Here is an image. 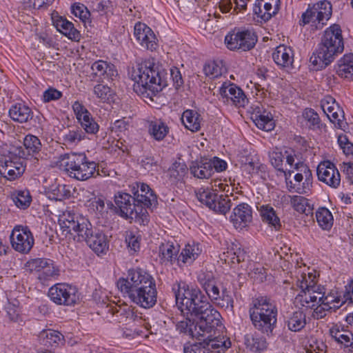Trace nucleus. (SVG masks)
Listing matches in <instances>:
<instances>
[{
  "label": "nucleus",
  "mask_w": 353,
  "mask_h": 353,
  "mask_svg": "<svg viewBox=\"0 0 353 353\" xmlns=\"http://www.w3.org/2000/svg\"><path fill=\"white\" fill-rule=\"evenodd\" d=\"M316 274L312 272L302 274L298 278L296 285L303 294H299L296 299H299L302 306L312 308L321 303L319 298L324 287L316 285Z\"/></svg>",
  "instance_id": "obj_11"
},
{
  "label": "nucleus",
  "mask_w": 353,
  "mask_h": 353,
  "mask_svg": "<svg viewBox=\"0 0 353 353\" xmlns=\"http://www.w3.org/2000/svg\"><path fill=\"white\" fill-rule=\"evenodd\" d=\"M257 42L256 34L251 30H234L225 37V43L230 50L248 51L254 48Z\"/></svg>",
  "instance_id": "obj_13"
},
{
  "label": "nucleus",
  "mask_w": 353,
  "mask_h": 353,
  "mask_svg": "<svg viewBox=\"0 0 353 353\" xmlns=\"http://www.w3.org/2000/svg\"><path fill=\"white\" fill-rule=\"evenodd\" d=\"M201 252L202 249L199 243L193 242L192 244L185 245L177 258V264L179 266L191 265L201 254Z\"/></svg>",
  "instance_id": "obj_29"
},
{
  "label": "nucleus",
  "mask_w": 353,
  "mask_h": 353,
  "mask_svg": "<svg viewBox=\"0 0 353 353\" xmlns=\"http://www.w3.org/2000/svg\"><path fill=\"white\" fill-rule=\"evenodd\" d=\"M251 119L258 128L264 131H271L274 128V121L270 112L263 107L256 105L251 114Z\"/></svg>",
  "instance_id": "obj_27"
},
{
  "label": "nucleus",
  "mask_w": 353,
  "mask_h": 353,
  "mask_svg": "<svg viewBox=\"0 0 353 353\" xmlns=\"http://www.w3.org/2000/svg\"><path fill=\"white\" fill-rule=\"evenodd\" d=\"M117 287L133 303L141 307L151 308L157 303L156 281L151 274L143 269L129 270L126 278L118 280Z\"/></svg>",
  "instance_id": "obj_1"
},
{
  "label": "nucleus",
  "mask_w": 353,
  "mask_h": 353,
  "mask_svg": "<svg viewBox=\"0 0 353 353\" xmlns=\"http://www.w3.org/2000/svg\"><path fill=\"white\" fill-rule=\"evenodd\" d=\"M321 106L330 121L334 123L336 127L345 130L347 123L344 121L343 111L339 110V107L336 103L335 99L333 97L330 96L325 97L321 100Z\"/></svg>",
  "instance_id": "obj_21"
},
{
  "label": "nucleus",
  "mask_w": 353,
  "mask_h": 353,
  "mask_svg": "<svg viewBox=\"0 0 353 353\" xmlns=\"http://www.w3.org/2000/svg\"><path fill=\"white\" fill-rule=\"evenodd\" d=\"M129 75L134 81V90L138 94L151 99L168 85L166 70L153 59L137 63L129 72Z\"/></svg>",
  "instance_id": "obj_3"
},
{
  "label": "nucleus",
  "mask_w": 353,
  "mask_h": 353,
  "mask_svg": "<svg viewBox=\"0 0 353 353\" xmlns=\"http://www.w3.org/2000/svg\"><path fill=\"white\" fill-rule=\"evenodd\" d=\"M196 321L189 318L183 319L176 324L177 331H223L225 329L222 323L221 314L210 305L206 311L201 313Z\"/></svg>",
  "instance_id": "obj_9"
},
{
  "label": "nucleus",
  "mask_w": 353,
  "mask_h": 353,
  "mask_svg": "<svg viewBox=\"0 0 353 353\" xmlns=\"http://www.w3.org/2000/svg\"><path fill=\"white\" fill-rule=\"evenodd\" d=\"M179 246L173 243H162L159 247V257L161 263L173 264L177 262Z\"/></svg>",
  "instance_id": "obj_36"
},
{
  "label": "nucleus",
  "mask_w": 353,
  "mask_h": 353,
  "mask_svg": "<svg viewBox=\"0 0 353 353\" xmlns=\"http://www.w3.org/2000/svg\"><path fill=\"white\" fill-rule=\"evenodd\" d=\"M115 212L125 219L134 220L141 225H146L148 221V212L138 206L134 196L119 192L114 196Z\"/></svg>",
  "instance_id": "obj_10"
},
{
  "label": "nucleus",
  "mask_w": 353,
  "mask_h": 353,
  "mask_svg": "<svg viewBox=\"0 0 353 353\" xmlns=\"http://www.w3.org/2000/svg\"><path fill=\"white\" fill-rule=\"evenodd\" d=\"M70 196L71 190L69 185L58 184L57 185H52L50 188L49 197L52 199L63 201L69 199Z\"/></svg>",
  "instance_id": "obj_45"
},
{
  "label": "nucleus",
  "mask_w": 353,
  "mask_h": 353,
  "mask_svg": "<svg viewBox=\"0 0 353 353\" xmlns=\"http://www.w3.org/2000/svg\"><path fill=\"white\" fill-rule=\"evenodd\" d=\"M219 94L225 103L236 107H244L248 99L243 90L234 83L224 82L219 88Z\"/></svg>",
  "instance_id": "obj_18"
},
{
  "label": "nucleus",
  "mask_w": 353,
  "mask_h": 353,
  "mask_svg": "<svg viewBox=\"0 0 353 353\" xmlns=\"http://www.w3.org/2000/svg\"><path fill=\"white\" fill-rule=\"evenodd\" d=\"M12 199L16 206L20 209L28 208L32 201V197L28 190H17L12 194Z\"/></svg>",
  "instance_id": "obj_43"
},
{
  "label": "nucleus",
  "mask_w": 353,
  "mask_h": 353,
  "mask_svg": "<svg viewBox=\"0 0 353 353\" xmlns=\"http://www.w3.org/2000/svg\"><path fill=\"white\" fill-rule=\"evenodd\" d=\"M344 50L341 27L334 24L327 28L321 42L313 52L310 62L314 70H321L329 65Z\"/></svg>",
  "instance_id": "obj_4"
},
{
  "label": "nucleus",
  "mask_w": 353,
  "mask_h": 353,
  "mask_svg": "<svg viewBox=\"0 0 353 353\" xmlns=\"http://www.w3.org/2000/svg\"><path fill=\"white\" fill-rule=\"evenodd\" d=\"M172 290L182 312L186 310L187 313L199 316L212 305L199 288L189 286L184 282L174 283Z\"/></svg>",
  "instance_id": "obj_5"
},
{
  "label": "nucleus",
  "mask_w": 353,
  "mask_h": 353,
  "mask_svg": "<svg viewBox=\"0 0 353 353\" xmlns=\"http://www.w3.org/2000/svg\"><path fill=\"white\" fill-rule=\"evenodd\" d=\"M48 259L37 258L27 262V267L31 272H36L39 274L43 268L46 265Z\"/></svg>",
  "instance_id": "obj_60"
},
{
  "label": "nucleus",
  "mask_w": 353,
  "mask_h": 353,
  "mask_svg": "<svg viewBox=\"0 0 353 353\" xmlns=\"http://www.w3.org/2000/svg\"><path fill=\"white\" fill-rule=\"evenodd\" d=\"M61 165L68 175L79 181H86L99 175L97 163L90 161L84 153L65 154L61 157Z\"/></svg>",
  "instance_id": "obj_7"
},
{
  "label": "nucleus",
  "mask_w": 353,
  "mask_h": 353,
  "mask_svg": "<svg viewBox=\"0 0 353 353\" xmlns=\"http://www.w3.org/2000/svg\"><path fill=\"white\" fill-rule=\"evenodd\" d=\"M39 139L32 134H28L23 139V145L12 146L10 154L16 157L26 159L29 156L38 154L41 149Z\"/></svg>",
  "instance_id": "obj_19"
},
{
  "label": "nucleus",
  "mask_w": 353,
  "mask_h": 353,
  "mask_svg": "<svg viewBox=\"0 0 353 353\" xmlns=\"http://www.w3.org/2000/svg\"><path fill=\"white\" fill-rule=\"evenodd\" d=\"M85 137V132L81 129L70 130L64 135V141L69 143H77Z\"/></svg>",
  "instance_id": "obj_59"
},
{
  "label": "nucleus",
  "mask_w": 353,
  "mask_h": 353,
  "mask_svg": "<svg viewBox=\"0 0 353 353\" xmlns=\"http://www.w3.org/2000/svg\"><path fill=\"white\" fill-rule=\"evenodd\" d=\"M181 121L185 127L192 132H197L201 128V115L192 110L183 112Z\"/></svg>",
  "instance_id": "obj_37"
},
{
  "label": "nucleus",
  "mask_w": 353,
  "mask_h": 353,
  "mask_svg": "<svg viewBox=\"0 0 353 353\" xmlns=\"http://www.w3.org/2000/svg\"><path fill=\"white\" fill-rule=\"evenodd\" d=\"M92 73L90 74L91 80H94L96 77L99 79H108L113 81L118 76V72L114 64L108 63L103 60L94 61L91 65Z\"/></svg>",
  "instance_id": "obj_24"
},
{
  "label": "nucleus",
  "mask_w": 353,
  "mask_h": 353,
  "mask_svg": "<svg viewBox=\"0 0 353 353\" xmlns=\"http://www.w3.org/2000/svg\"><path fill=\"white\" fill-rule=\"evenodd\" d=\"M204 290L208 295V299H210L212 303L217 307L224 308L225 310L233 312L234 299L230 292L225 288H223L221 290L222 298H219V296L221 290L216 285V283L210 284Z\"/></svg>",
  "instance_id": "obj_20"
},
{
  "label": "nucleus",
  "mask_w": 353,
  "mask_h": 353,
  "mask_svg": "<svg viewBox=\"0 0 353 353\" xmlns=\"http://www.w3.org/2000/svg\"><path fill=\"white\" fill-rule=\"evenodd\" d=\"M319 181L327 185L336 188L341 183V175L335 165L330 161L320 163L316 169Z\"/></svg>",
  "instance_id": "obj_22"
},
{
  "label": "nucleus",
  "mask_w": 353,
  "mask_h": 353,
  "mask_svg": "<svg viewBox=\"0 0 353 353\" xmlns=\"http://www.w3.org/2000/svg\"><path fill=\"white\" fill-rule=\"evenodd\" d=\"M187 172V167L185 163L175 162L168 170V174L171 179L179 181L183 179Z\"/></svg>",
  "instance_id": "obj_53"
},
{
  "label": "nucleus",
  "mask_w": 353,
  "mask_h": 353,
  "mask_svg": "<svg viewBox=\"0 0 353 353\" xmlns=\"http://www.w3.org/2000/svg\"><path fill=\"white\" fill-rule=\"evenodd\" d=\"M305 181L303 183L302 186H299L295 189V192L299 194H306L310 190V188L312 185V174L310 170H307V172L303 174Z\"/></svg>",
  "instance_id": "obj_61"
},
{
  "label": "nucleus",
  "mask_w": 353,
  "mask_h": 353,
  "mask_svg": "<svg viewBox=\"0 0 353 353\" xmlns=\"http://www.w3.org/2000/svg\"><path fill=\"white\" fill-rule=\"evenodd\" d=\"M94 94L102 102H109L113 99L114 92L108 85L99 83L93 88Z\"/></svg>",
  "instance_id": "obj_48"
},
{
  "label": "nucleus",
  "mask_w": 353,
  "mask_h": 353,
  "mask_svg": "<svg viewBox=\"0 0 353 353\" xmlns=\"http://www.w3.org/2000/svg\"><path fill=\"white\" fill-rule=\"evenodd\" d=\"M208 161L209 162V165H211L213 174L214 172H221L226 170L228 167V164L225 161L214 157L212 158H208Z\"/></svg>",
  "instance_id": "obj_62"
},
{
  "label": "nucleus",
  "mask_w": 353,
  "mask_h": 353,
  "mask_svg": "<svg viewBox=\"0 0 353 353\" xmlns=\"http://www.w3.org/2000/svg\"><path fill=\"white\" fill-rule=\"evenodd\" d=\"M319 8H316L313 6L312 8H308L307 10L302 14L301 19L299 21L300 26H305L306 24L311 23L312 27L316 29H321L323 26V23L321 21V17H327V14L324 13V15L319 14L318 10Z\"/></svg>",
  "instance_id": "obj_33"
},
{
  "label": "nucleus",
  "mask_w": 353,
  "mask_h": 353,
  "mask_svg": "<svg viewBox=\"0 0 353 353\" xmlns=\"http://www.w3.org/2000/svg\"><path fill=\"white\" fill-rule=\"evenodd\" d=\"M10 240L12 248L22 254L29 253L34 244L33 234L27 225H15L10 235Z\"/></svg>",
  "instance_id": "obj_15"
},
{
  "label": "nucleus",
  "mask_w": 353,
  "mask_h": 353,
  "mask_svg": "<svg viewBox=\"0 0 353 353\" xmlns=\"http://www.w3.org/2000/svg\"><path fill=\"white\" fill-rule=\"evenodd\" d=\"M275 63L281 68L290 69L292 68L294 52L290 47L281 45L272 53Z\"/></svg>",
  "instance_id": "obj_28"
},
{
  "label": "nucleus",
  "mask_w": 353,
  "mask_h": 353,
  "mask_svg": "<svg viewBox=\"0 0 353 353\" xmlns=\"http://www.w3.org/2000/svg\"><path fill=\"white\" fill-rule=\"evenodd\" d=\"M72 108L78 123L84 130L83 132L96 134L99 130V125L88 109L79 101H74Z\"/></svg>",
  "instance_id": "obj_17"
},
{
  "label": "nucleus",
  "mask_w": 353,
  "mask_h": 353,
  "mask_svg": "<svg viewBox=\"0 0 353 353\" xmlns=\"http://www.w3.org/2000/svg\"><path fill=\"white\" fill-rule=\"evenodd\" d=\"M48 296L57 305L73 306L79 301V293L75 286L57 283L48 290Z\"/></svg>",
  "instance_id": "obj_14"
},
{
  "label": "nucleus",
  "mask_w": 353,
  "mask_h": 353,
  "mask_svg": "<svg viewBox=\"0 0 353 353\" xmlns=\"http://www.w3.org/2000/svg\"><path fill=\"white\" fill-rule=\"evenodd\" d=\"M132 192L138 206H141L146 211L148 209L152 210L158 203L156 194L145 183H136L132 188Z\"/></svg>",
  "instance_id": "obj_16"
},
{
  "label": "nucleus",
  "mask_w": 353,
  "mask_h": 353,
  "mask_svg": "<svg viewBox=\"0 0 353 353\" xmlns=\"http://www.w3.org/2000/svg\"><path fill=\"white\" fill-rule=\"evenodd\" d=\"M342 295L336 290H332L329 293L325 294V289L323 293L321 294L319 301L321 303L323 304V309H330V310L336 311L344 305ZM322 309V307H321Z\"/></svg>",
  "instance_id": "obj_32"
},
{
  "label": "nucleus",
  "mask_w": 353,
  "mask_h": 353,
  "mask_svg": "<svg viewBox=\"0 0 353 353\" xmlns=\"http://www.w3.org/2000/svg\"><path fill=\"white\" fill-rule=\"evenodd\" d=\"M332 336L344 347H351L353 349V332H347L346 334H342L341 332H330Z\"/></svg>",
  "instance_id": "obj_55"
},
{
  "label": "nucleus",
  "mask_w": 353,
  "mask_h": 353,
  "mask_svg": "<svg viewBox=\"0 0 353 353\" xmlns=\"http://www.w3.org/2000/svg\"><path fill=\"white\" fill-rule=\"evenodd\" d=\"M270 162L272 166L276 169L279 172L283 173L285 174V178L287 179L288 176H290L291 174L293 172V170H287L283 167V160L285 159V154L281 152H273L270 155Z\"/></svg>",
  "instance_id": "obj_47"
},
{
  "label": "nucleus",
  "mask_w": 353,
  "mask_h": 353,
  "mask_svg": "<svg viewBox=\"0 0 353 353\" xmlns=\"http://www.w3.org/2000/svg\"><path fill=\"white\" fill-rule=\"evenodd\" d=\"M277 308L266 296L252 301L249 314L254 327L259 331H273L277 323Z\"/></svg>",
  "instance_id": "obj_6"
},
{
  "label": "nucleus",
  "mask_w": 353,
  "mask_h": 353,
  "mask_svg": "<svg viewBox=\"0 0 353 353\" xmlns=\"http://www.w3.org/2000/svg\"><path fill=\"white\" fill-rule=\"evenodd\" d=\"M252 208L245 203L236 205L230 216V221L236 229L246 227L252 221Z\"/></svg>",
  "instance_id": "obj_25"
},
{
  "label": "nucleus",
  "mask_w": 353,
  "mask_h": 353,
  "mask_svg": "<svg viewBox=\"0 0 353 353\" xmlns=\"http://www.w3.org/2000/svg\"><path fill=\"white\" fill-rule=\"evenodd\" d=\"M51 19L52 25L58 32L73 41H80L81 38L80 31L75 28L74 24L65 17L59 15L57 12H54L52 13Z\"/></svg>",
  "instance_id": "obj_23"
},
{
  "label": "nucleus",
  "mask_w": 353,
  "mask_h": 353,
  "mask_svg": "<svg viewBox=\"0 0 353 353\" xmlns=\"http://www.w3.org/2000/svg\"><path fill=\"white\" fill-rule=\"evenodd\" d=\"M336 74L344 79L353 77V54H345L335 65Z\"/></svg>",
  "instance_id": "obj_34"
},
{
  "label": "nucleus",
  "mask_w": 353,
  "mask_h": 353,
  "mask_svg": "<svg viewBox=\"0 0 353 353\" xmlns=\"http://www.w3.org/2000/svg\"><path fill=\"white\" fill-rule=\"evenodd\" d=\"M125 242L128 247L132 251L137 252L140 249V236L133 231H127Z\"/></svg>",
  "instance_id": "obj_58"
},
{
  "label": "nucleus",
  "mask_w": 353,
  "mask_h": 353,
  "mask_svg": "<svg viewBox=\"0 0 353 353\" xmlns=\"http://www.w3.org/2000/svg\"><path fill=\"white\" fill-rule=\"evenodd\" d=\"M9 116L15 122L23 123L33 118L32 109L23 103L13 104L9 110Z\"/></svg>",
  "instance_id": "obj_30"
},
{
  "label": "nucleus",
  "mask_w": 353,
  "mask_h": 353,
  "mask_svg": "<svg viewBox=\"0 0 353 353\" xmlns=\"http://www.w3.org/2000/svg\"><path fill=\"white\" fill-rule=\"evenodd\" d=\"M290 203L296 212L307 216L313 215L314 205L309 199L302 196L294 195L291 196Z\"/></svg>",
  "instance_id": "obj_38"
},
{
  "label": "nucleus",
  "mask_w": 353,
  "mask_h": 353,
  "mask_svg": "<svg viewBox=\"0 0 353 353\" xmlns=\"http://www.w3.org/2000/svg\"><path fill=\"white\" fill-rule=\"evenodd\" d=\"M195 341L184 345V353H224L231 347L230 338L225 336L213 337L206 336L205 332H189Z\"/></svg>",
  "instance_id": "obj_8"
},
{
  "label": "nucleus",
  "mask_w": 353,
  "mask_h": 353,
  "mask_svg": "<svg viewBox=\"0 0 353 353\" xmlns=\"http://www.w3.org/2000/svg\"><path fill=\"white\" fill-rule=\"evenodd\" d=\"M223 254H227L226 256L230 258L232 263H237L244 261L246 257V252L238 243H232L231 248H228L227 252H224Z\"/></svg>",
  "instance_id": "obj_46"
},
{
  "label": "nucleus",
  "mask_w": 353,
  "mask_h": 353,
  "mask_svg": "<svg viewBox=\"0 0 353 353\" xmlns=\"http://www.w3.org/2000/svg\"><path fill=\"white\" fill-rule=\"evenodd\" d=\"M59 272V270L54 265L53 261L49 259L46 265L43 268L39 274H38L37 279L41 283L44 284L58 276Z\"/></svg>",
  "instance_id": "obj_42"
},
{
  "label": "nucleus",
  "mask_w": 353,
  "mask_h": 353,
  "mask_svg": "<svg viewBox=\"0 0 353 353\" xmlns=\"http://www.w3.org/2000/svg\"><path fill=\"white\" fill-rule=\"evenodd\" d=\"M341 293L343 303L347 305H353V280L350 281Z\"/></svg>",
  "instance_id": "obj_64"
},
{
  "label": "nucleus",
  "mask_w": 353,
  "mask_h": 353,
  "mask_svg": "<svg viewBox=\"0 0 353 353\" xmlns=\"http://www.w3.org/2000/svg\"><path fill=\"white\" fill-rule=\"evenodd\" d=\"M89 209L90 210L95 212L99 216H103L105 213H107L104 201L101 198L94 197L93 199L90 200Z\"/></svg>",
  "instance_id": "obj_57"
},
{
  "label": "nucleus",
  "mask_w": 353,
  "mask_h": 353,
  "mask_svg": "<svg viewBox=\"0 0 353 353\" xmlns=\"http://www.w3.org/2000/svg\"><path fill=\"white\" fill-rule=\"evenodd\" d=\"M72 13L75 16L81 19L82 21H85L90 15V12L87 8L83 4H74L71 8Z\"/></svg>",
  "instance_id": "obj_63"
},
{
  "label": "nucleus",
  "mask_w": 353,
  "mask_h": 353,
  "mask_svg": "<svg viewBox=\"0 0 353 353\" xmlns=\"http://www.w3.org/2000/svg\"><path fill=\"white\" fill-rule=\"evenodd\" d=\"M260 214L262 221L270 226L272 227L275 230H279L281 225L279 218L276 216V212L272 207L268 205H262L260 210Z\"/></svg>",
  "instance_id": "obj_39"
},
{
  "label": "nucleus",
  "mask_w": 353,
  "mask_h": 353,
  "mask_svg": "<svg viewBox=\"0 0 353 353\" xmlns=\"http://www.w3.org/2000/svg\"><path fill=\"white\" fill-rule=\"evenodd\" d=\"M63 232L77 234L74 239L84 241L97 254L105 253L109 248L107 236L101 230L94 227L86 217L72 211L65 212L59 219Z\"/></svg>",
  "instance_id": "obj_2"
},
{
  "label": "nucleus",
  "mask_w": 353,
  "mask_h": 353,
  "mask_svg": "<svg viewBox=\"0 0 353 353\" xmlns=\"http://www.w3.org/2000/svg\"><path fill=\"white\" fill-rule=\"evenodd\" d=\"M265 166L261 163L259 160H253L252 159L250 160L247 159L246 161L241 165L242 172L248 174L249 177L260 172H265Z\"/></svg>",
  "instance_id": "obj_44"
},
{
  "label": "nucleus",
  "mask_w": 353,
  "mask_h": 353,
  "mask_svg": "<svg viewBox=\"0 0 353 353\" xmlns=\"http://www.w3.org/2000/svg\"><path fill=\"white\" fill-rule=\"evenodd\" d=\"M149 132L157 141H162L169 132L168 126L161 120L152 121L149 125Z\"/></svg>",
  "instance_id": "obj_40"
},
{
  "label": "nucleus",
  "mask_w": 353,
  "mask_h": 353,
  "mask_svg": "<svg viewBox=\"0 0 353 353\" xmlns=\"http://www.w3.org/2000/svg\"><path fill=\"white\" fill-rule=\"evenodd\" d=\"M310 129H320L322 124L319 114L312 108H306L302 114Z\"/></svg>",
  "instance_id": "obj_49"
},
{
  "label": "nucleus",
  "mask_w": 353,
  "mask_h": 353,
  "mask_svg": "<svg viewBox=\"0 0 353 353\" xmlns=\"http://www.w3.org/2000/svg\"><path fill=\"white\" fill-rule=\"evenodd\" d=\"M249 276L258 283L265 280L267 276L266 270L260 264H254L250 269Z\"/></svg>",
  "instance_id": "obj_56"
},
{
  "label": "nucleus",
  "mask_w": 353,
  "mask_h": 353,
  "mask_svg": "<svg viewBox=\"0 0 353 353\" xmlns=\"http://www.w3.org/2000/svg\"><path fill=\"white\" fill-rule=\"evenodd\" d=\"M143 39H140L139 43L142 48L153 51L156 49L157 43L156 42V37L150 28H146V34H144Z\"/></svg>",
  "instance_id": "obj_52"
},
{
  "label": "nucleus",
  "mask_w": 353,
  "mask_h": 353,
  "mask_svg": "<svg viewBox=\"0 0 353 353\" xmlns=\"http://www.w3.org/2000/svg\"><path fill=\"white\" fill-rule=\"evenodd\" d=\"M263 10L261 9V13H254L258 18L266 22L269 21L273 16L276 15L279 11H274V5L271 3H263Z\"/></svg>",
  "instance_id": "obj_54"
},
{
  "label": "nucleus",
  "mask_w": 353,
  "mask_h": 353,
  "mask_svg": "<svg viewBox=\"0 0 353 353\" xmlns=\"http://www.w3.org/2000/svg\"><path fill=\"white\" fill-rule=\"evenodd\" d=\"M46 334L43 342L46 345L59 346L65 343V336L61 332H43Z\"/></svg>",
  "instance_id": "obj_51"
},
{
  "label": "nucleus",
  "mask_w": 353,
  "mask_h": 353,
  "mask_svg": "<svg viewBox=\"0 0 353 353\" xmlns=\"http://www.w3.org/2000/svg\"><path fill=\"white\" fill-rule=\"evenodd\" d=\"M190 171L194 177L200 179H209L213 175L212 167L206 157H201L199 160L192 161Z\"/></svg>",
  "instance_id": "obj_31"
},
{
  "label": "nucleus",
  "mask_w": 353,
  "mask_h": 353,
  "mask_svg": "<svg viewBox=\"0 0 353 353\" xmlns=\"http://www.w3.org/2000/svg\"><path fill=\"white\" fill-rule=\"evenodd\" d=\"M10 156V160H6L5 165H2L0 172L8 180H14L20 176L25 171V159Z\"/></svg>",
  "instance_id": "obj_26"
},
{
  "label": "nucleus",
  "mask_w": 353,
  "mask_h": 353,
  "mask_svg": "<svg viewBox=\"0 0 353 353\" xmlns=\"http://www.w3.org/2000/svg\"><path fill=\"white\" fill-rule=\"evenodd\" d=\"M287 323L290 331H301L305 325V315L302 312H294Z\"/></svg>",
  "instance_id": "obj_50"
},
{
  "label": "nucleus",
  "mask_w": 353,
  "mask_h": 353,
  "mask_svg": "<svg viewBox=\"0 0 353 353\" xmlns=\"http://www.w3.org/2000/svg\"><path fill=\"white\" fill-rule=\"evenodd\" d=\"M316 219L319 226L323 230H330L333 225V216L330 211L325 208H319L316 212Z\"/></svg>",
  "instance_id": "obj_41"
},
{
  "label": "nucleus",
  "mask_w": 353,
  "mask_h": 353,
  "mask_svg": "<svg viewBox=\"0 0 353 353\" xmlns=\"http://www.w3.org/2000/svg\"><path fill=\"white\" fill-rule=\"evenodd\" d=\"M196 196L201 203L219 214H225L232 207L230 196L219 195L216 190L200 188L196 190Z\"/></svg>",
  "instance_id": "obj_12"
},
{
  "label": "nucleus",
  "mask_w": 353,
  "mask_h": 353,
  "mask_svg": "<svg viewBox=\"0 0 353 353\" xmlns=\"http://www.w3.org/2000/svg\"><path fill=\"white\" fill-rule=\"evenodd\" d=\"M245 345L252 352H260L267 348V342L259 332H250L245 336Z\"/></svg>",
  "instance_id": "obj_35"
}]
</instances>
